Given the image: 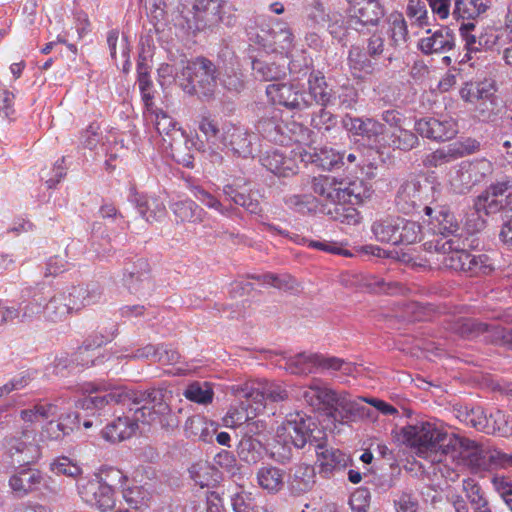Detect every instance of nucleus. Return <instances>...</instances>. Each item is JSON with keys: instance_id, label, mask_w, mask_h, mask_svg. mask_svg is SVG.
<instances>
[{"instance_id": "864d4df0", "label": "nucleus", "mask_w": 512, "mask_h": 512, "mask_svg": "<svg viewBox=\"0 0 512 512\" xmlns=\"http://www.w3.org/2000/svg\"><path fill=\"white\" fill-rule=\"evenodd\" d=\"M237 453L241 461L256 464L262 458V443L252 436H244L238 444Z\"/></svg>"}, {"instance_id": "c756f323", "label": "nucleus", "mask_w": 512, "mask_h": 512, "mask_svg": "<svg viewBox=\"0 0 512 512\" xmlns=\"http://www.w3.org/2000/svg\"><path fill=\"white\" fill-rule=\"evenodd\" d=\"M128 199L147 222L158 221L166 214L165 205L159 198L141 194L134 187L130 189Z\"/></svg>"}, {"instance_id": "5fc2aeb1", "label": "nucleus", "mask_w": 512, "mask_h": 512, "mask_svg": "<svg viewBox=\"0 0 512 512\" xmlns=\"http://www.w3.org/2000/svg\"><path fill=\"white\" fill-rule=\"evenodd\" d=\"M397 226L395 245H409L420 239L421 226L418 222L399 217Z\"/></svg>"}, {"instance_id": "2f4dec72", "label": "nucleus", "mask_w": 512, "mask_h": 512, "mask_svg": "<svg viewBox=\"0 0 512 512\" xmlns=\"http://www.w3.org/2000/svg\"><path fill=\"white\" fill-rule=\"evenodd\" d=\"M223 193L235 204L242 206L252 214H257L260 211L259 202L252 198L249 183L245 179L236 178L232 183L224 185Z\"/></svg>"}, {"instance_id": "4be33fe9", "label": "nucleus", "mask_w": 512, "mask_h": 512, "mask_svg": "<svg viewBox=\"0 0 512 512\" xmlns=\"http://www.w3.org/2000/svg\"><path fill=\"white\" fill-rule=\"evenodd\" d=\"M300 145L290 154H287L283 149H274L266 151L260 158L263 167L278 177H290L298 172V164L296 155Z\"/></svg>"}, {"instance_id": "09e8293b", "label": "nucleus", "mask_w": 512, "mask_h": 512, "mask_svg": "<svg viewBox=\"0 0 512 512\" xmlns=\"http://www.w3.org/2000/svg\"><path fill=\"white\" fill-rule=\"evenodd\" d=\"M397 221H399V216H388L374 221L371 231L375 239L381 243L395 245Z\"/></svg>"}, {"instance_id": "dca6fc26", "label": "nucleus", "mask_w": 512, "mask_h": 512, "mask_svg": "<svg viewBox=\"0 0 512 512\" xmlns=\"http://www.w3.org/2000/svg\"><path fill=\"white\" fill-rule=\"evenodd\" d=\"M293 33L286 23L274 22L271 25L261 26L252 36L257 44L264 50L283 55L293 46Z\"/></svg>"}, {"instance_id": "de8ad7c7", "label": "nucleus", "mask_w": 512, "mask_h": 512, "mask_svg": "<svg viewBox=\"0 0 512 512\" xmlns=\"http://www.w3.org/2000/svg\"><path fill=\"white\" fill-rule=\"evenodd\" d=\"M487 8V0H454L451 15L456 20H471L484 13Z\"/></svg>"}, {"instance_id": "cd10ccee", "label": "nucleus", "mask_w": 512, "mask_h": 512, "mask_svg": "<svg viewBox=\"0 0 512 512\" xmlns=\"http://www.w3.org/2000/svg\"><path fill=\"white\" fill-rule=\"evenodd\" d=\"M287 489L293 496L310 492L316 484L315 468L307 463H298L289 468Z\"/></svg>"}, {"instance_id": "6e6552de", "label": "nucleus", "mask_w": 512, "mask_h": 512, "mask_svg": "<svg viewBox=\"0 0 512 512\" xmlns=\"http://www.w3.org/2000/svg\"><path fill=\"white\" fill-rule=\"evenodd\" d=\"M256 129L264 139L281 146L291 143L302 144L308 140L310 134V131L301 124H284L281 112L276 109H271L267 115L261 117Z\"/></svg>"}, {"instance_id": "774afa93", "label": "nucleus", "mask_w": 512, "mask_h": 512, "mask_svg": "<svg viewBox=\"0 0 512 512\" xmlns=\"http://www.w3.org/2000/svg\"><path fill=\"white\" fill-rule=\"evenodd\" d=\"M491 483L494 490L512 511V478L510 476L496 474L491 478Z\"/></svg>"}, {"instance_id": "f257e3e1", "label": "nucleus", "mask_w": 512, "mask_h": 512, "mask_svg": "<svg viewBox=\"0 0 512 512\" xmlns=\"http://www.w3.org/2000/svg\"><path fill=\"white\" fill-rule=\"evenodd\" d=\"M311 187L315 194L331 203L328 214L336 221L357 224L360 216L355 208L371 195V186L360 178L313 177Z\"/></svg>"}, {"instance_id": "37998d69", "label": "nucleus", "mask_w": 512, "mask_h": 512, "mask_svg": "<svg viewBox=\"0 0 512 512\" xmlns=\"http://www.w3.org/2000/svg\"><path fill=\"white\" fill-rule=\"evenodd\" d=\"M283 63H276L261 59L252 61V70L256 79L263 81H277L286 75V61L281 56Z\"/></svg>"}, {"instance_id": "20e7f679", "label": "nucleus", "mask_w": 512, "mask_h": 512, "mask_svg": "<svg viewBox=\"0 0 512 512\" xmlns=\"http://www.w3.org/2000/svg\"><path fill=\"white\" fill-rule=\"evenodd\" d=\"M428 250L444 255L445 267L461 271L470 277L489 274L493 267L486 254H473L461 245L460 239H437L424 244Z\"/></svg>"}, {"instance_id": "c85d7f7f", "label": "nucleus", "mask_w": 512, "mask_h": 512, "mask_svg": "<svg viewBox=\"0 0 512 512\" xmlns=\"http://www.w3.org/2000/svg\"><path fill=\"white\" fill-rule=\"evenodd\" d=\"M296 155L299 156L301 162L306 164L311 163L315 164L317 167L322 168L323 170H332L335 168H340L343 165L344 154L332 149V148H321L317 150L316 148L309 147L299 148Z\"/></svg>"}, {"instance_id": "bf43d9fd", "label": "nucleus", "mask_w": 512, "mask_h": 512, "mask_svg": "<svg viewBox=\"0 0 512 512\" xmlns=\"http://www.w3.org/2000/svg\"><path fill=\"white\" fill-rule=\"evenodd\" d=\"M126 503L133 509H141L148 506L150 493L142 486H132L124 488L122 491Z\"/></svg>"}, {"instance_id": "8fccbe9b", "label": "nucleus", "mask_w": 512, "mask_h": 512, "mask_svg": "<svg viewBox=\"0 0 512 512\" xmlns=\"http://www.w3.org/2000/svg\"><path fill=\"white\" fill-rule=\"evenodd\" d=\"M171 209L180 222L198 223L205 216V211L192 200L177 201L172 204Z\"/></svg>"}, {"instance_id": "423d86ee", "label": "nucleus", "mask_w": 512, "mask_h": 512, "mask_svg": "<svg viewBox=\"0 0 512 512\" xmlns=\"http://www.w3.org/2000/svg\"><path fill=\"white\" fill-rule=\"evenodd\" d=\"M277 432L282 441H289L296 450L303 449L306 445L322 449L323 440H326V433L315 421L300 412L289 414Z\"/></svg>"}, {"instance_id": "052dcab7", "label": "nucleus", "mask_w": 512, "mask_h": 512, "mask_svg": "<svg viewBox=\"0 0 512 512\" xmlns=\"http://www.w3.org/2000/svg\"><path fill=\"white\" fill-rule=\"evenodd\" d=\"M371 57L360 50L358 47H352L348 54V64L351 69L366 74H371L374 71V64Z\"/></svg>"}, {"instance_id": "e2e57ef3", "label": "nucleus", "mask_w": 512, "mask_h": 512, "mask_svg": "<svg viewBox=\"0 0 512 512\" xmlns=\"http://www.w3.org/2000/svg\"><path fill=\"white\" fill-rule=\"evenodd\" d=\"M184 396L190 401L207 404L212 401L213 392L207 382H194L186 388Z\"/></svg>"}, {"instance_id": "bb28decb", "label": "nucleus", "mask_w": 512, "mask_h": 512, "mask_svg": "<svg viewBox=\"0 0 512 512\" xmlns=\"http://www.w3.org/2000/svg\"><path fill=\"white\" fill-rule=\"evenodd\" d=\"M415 130L420 136L433 141H447L457 133L456 124L453 120H439L434 117H424L417 120Z\"/></svg>"}, {"instance_id": "393cba45", "label": "nucleus", "mask_w": 512, "mask_h": 512, "mask_svg": "<svg viewBox=\"0 0 512 512\" xmlns=\"http://www.w3.org/2000/svg\"><path fill=\"white\" fill-rule=\"evenodd\" d=\"M307 83L308 91H306L305 98L308 102V108L312 106L313 102L321 107L336 105V93L321 71H311Z\"/></svg>"}, {"instance_id": "f704fd0d", "label": "nucleus", "mask_w": 512, "mask_h": 512, "mask_svg": "<svg viewBox=\"0 0 512 512\" xmlns=\"http://www.w3.org/2000/svg\"><path fill=\"white\" fill-rule=\"evenodd\" d=\"M66 297L73 311H79L86 306L98 303L102 297V289L97 283L72 286Z\"/></svg>"}, {"instance_id": "4d7b16f0", "label": "nucleus", "mask_w": 512, "mask_h": 512, "mask_svg": "<svg viewBox=\"0 0 512 512\" xmlns=\"http://www.w3.org/2000/svg\"><path fill=\"white\" fill-rule=\"evenodd\" d=\"M325 27L334 40L342 45H346L351 27L348 25V19L345 20L340 12L334 11L329 21L326 22Z\"/></svg>"}, {"instance_id": "473e14b6", "label": "nucleus", "mask_w": 512, "mask_h": 512, "mask_svg": "<svg viewBox=\"0 0 512 512\" xmlns=\"http://www.w3.org/2000/svg\"><path fill=\"white\" fill-rule=\"evenodd\" d=\"M334 11L322 0H305L302 8V22L305 29H324Z\"/></svg>"}, {"instance_id": "79ce46f5", "label": "nucleus", "mask_w": 512, "mask_h": 512, "mask_svg": "<svg viewBox=\"0 0 512 512\" xmlns=\"http://www.w3.org/2000/svg\"><path fill=\"white\" fill-rule=\"evenodd\" d=\"M495 92L496 88L493 81L485 79L465 83L460 90V96L465 102L474 104L494 96Z\"/></svg>"}, {"instance_id": "69168bd1", "label": "nucleus", "mask_w": 512, "mask_h": 512, "mask_svg": "<svg viewBox=\"0 0 512 512\" xmlns=\"http://www.w3.org/2000/svg\"><path fill=\"white\" fill-rule=\"evenodd\" d=\"M293 448V445L289 441H282L278 437V432H276L275 443L271 448L270 456L274 461L285 465L291 462L294 457Z\"/></svg>"}, {"instance_id": "2eb2a0df", "label": "nucleus", "mask_w": 512, "mask_h": 512, "mask_svg": "<svg viewBox=\"0 0 512 512\" xmlns=\"http://www.w3.org/2000/svg\"><path fill=\"white\" fill-rule=\"evenodd\" d=\"M493 172L492 163L486 159L461 162L455 175L450 179L452 190L457 194H466L483 182Z\"/></svg>"}, {"instance_id": "f3484780", "label": "nucleus", "mask_w": 512, "mask_h": 512, "mask_svg": "<svg viewBox=\"0 0 512 512\" xmlns=\"http://www.w3.org/2000/svg\"><path fill=\"white\" fill-rule=\"evenodd\" d=\"M446 445L448 446L447 456L450 455L453 459L459 458L472 467H487L489 447L456 434H450L449 442Z\"/></svg>"}, {"instance_id": "49530a36", "label": "nucleus", "mask_w": 512, "mask_h": 512, "mask_svg": "<svg viewBox=\"0 0 512 512\" xmlns=\"http://www.w3.org/2000/svg\"><path fill=\"white\" fill-rule=\"evenodd\" d=\"M451 329L463 338L473 339L492 329H498V327L474 318H459L453 323Z\"/></svg>"}, {"instance_id": "f03ea898", "label": "nucleus", "mask_w": 512, "mask_h": 512, "mask_svg": "<svg viewBox=\"0 0 512 512\" xmlns=\"http://www.w3.org/2000/svg\"><path fill=\"white\" fill-rule=\"evenodd\" d=\"M110 401L123 405H141L139 419L141 423L153 425L159 424L166 431H172L179 426L178 416L164 400L163 391L150 389L135 391L128 388H116L103 396H95L88 399V406L94 404L103 407Z\"/></svg>"}, {"instance_id": "72a5a7b5", "label": "nucleus", "mask_w": 512, "mask_h": 512, "mask_svg": "<svg viewBox=\"0 0 512 512\" xmlns=\"http://www.w3.org/2000/svg\"><path fill=\"white\" fill-rule=\"evenodd\" d=\"M363 409L364 407L358 401L351 400L347 393H337L327 413L334 421L348 423L355 420Z\"/></svg>"}, {"instance_id": "a878e982", "label": "nucleus", "mask_w": 512, "mask_h": 512, "mask_svg": "<svg viewBox=\"0 0 512 512\" xmlns=\"http://www.w3.org/2000/svg\"><path fill=\"white\" fill-rule=\"evenodd\" d=\"M317 461L319 463V473L324 478H330L335 473L344 471L351 466L352 459L343 451L326 446V440H323V448L315 449Z\"/></svg>"}, {"instance_id": "ea45409f", "label": "nucleus", "mask_w": 512, "mask_h": 512, "mask_svg": "<svg viewBox=\"0 0 512 512\" xmlns=\"http://www.w3.org/2000/svg\"><path fill=\"white\" fill-rule=\"evenodd\" d=\"M78 420V416L74 414H61L58 421H49L43 426L40 433L42 441H59L73 431V427Z\"/></svg>"}, {"instance_id": "7c9ffc66", "label": "nucleus", "mask_w": 512, "mask_h": 512, "mask_svg": "<svg viewBox=\"0 0 512 512\" xmlns=\"http://www.w3.org/2000/svg\"><path fill=\"white\" fill-rule=\"evenodd\" d=\"M140 416V407L134 411L133 417H118L109 423L103 430V437L111 442H120L130 438L138 429Z\"/></svg>"}, {"instance_id": "ddd939ff", "label": "nucleus", "mask_w": 512, "mask_h": 512, "mask_svg": "<svg viewBox=\"0 0 512 512\" xmlns=\"http://www.w3.org/2000/svg\"><path fill=\"white\" fill-rule=\"evenodd\" d=\"M232 391L237 398L252 400L255 404L253 405L254 412L264 410L267 400L281 402L288 398V392L281 384L268 380L236 385L232 387Z\"/></svg>"}, {"instance_id": "13d9d810", "label": "nucleus", "mask_w": 512, "mask_h": 512, "mask_svg": "<svg viewBox=\"0 0 512 512\" xmlns=\"http://www.w3.org/2000/svg\"><path fill=\"white\" fill-rule=\"evenodd\" d=\"M419 139L412 131L398 128L390 136L389 145L394 149L409 151L416 147Z\"/></svg>"}, {"instance_id": "9b49d317", "label": "nucleus", "mask_w": 512, "mask_h": 512, "mask_svg": "<svg viewBox=\"0 0 512 512\" xmlns=\"http://www.w3.org/2000/svg\"><path fill=\"white\" fill-rule=\"evenodd\" d=\"M4 455L10 459L12 466L28 465L41 456L40 446L36 442V429L25 425L20 436H10L4 439Z\"/></svg>"}, {"instance_id": "0eeeda50", "label": "nucleus", "mask_w": 512, "mask_h": 512, "mask_svg": "<svg viewBox=\"0 0 512 512\" xmlns=\"http://www.w3.org/2000/svg\"><path fill=\"white\" fill-rule=\"evenodd\" d=\"M438 196L439 191L427 179L412 177L399 185L395 205L404 214L418 212L421 208L425 212V207L436 203Z\"/></svg>"}, {"instance_id": "c03bdc74", "label": "nucleus", "mask_w": 512, "mask_h": 512, "mask_svg": "<svg viewBox=\"0 0 512 512\" xmlns=\"http://www.w3.org/2000/svg\"><path fill=\"white\" fill-rule=\"evenodd\" d=\"M284 477V470L270 464L262 466L257 471V483L271 494H276L283 488Z\"/></svg>"}, {"instance_id": "7ed1b4c3", "label": "nucleus", "mask_w": 512, "mask_h": 512, "mask_svg": "<svg viewBox=\"0 0 512 512\" xmlns=\"http://www.w3.org/2000/svg\"><path fill=\"white\" fill-rule=\"evenodd\" d=\"M403 442L413 452L431 463L442 462L447 456L450 434L435 422L420 420L401 428Z\"/></svg>"}, {"instance_id": "338daca9", "label": "nucleus", "mask_w": 512, "mask_h": 512, "mask_svg": "<svg viewBox=\"0 0 512 512\" xmlns=\"http://www.w3.org/2000/svg\"><path fill=\"white\" fill-rule=\"evenodd\" d=\"M286 204L301 214L312 213L317 209L316 199L312 195H292L286 199Z\"/></svg>"}, {"instance_id": "1a4fd4ad", "label": "nucleus", "mask_w": 512, "mask_h": 512, "mask_svg": "<svg viewBox=\"0 0 512 512\" xmlns=\"http://www.w3.org/2000/svg\"><path fill=\"white\" fill-rule=\"evenodd\" d=\"M285 369L294 375H308L326 370L351 374L354 365L338 357L302 352L285 358Z\"/></svg>"}, {"instance_id": "5701e85b", "label": "nucleus", "mask_w": 512, "mask_h": 512, "mask_svg": "<svg viewBox=\"0 0 512 512\" xmlns=\"http://www.w3.org/2000/svg\"><path fill=\"white\" fill-rule=\"evenodd\" d=\"M343 126L353 135L361 136L370 146L378 147L384 140L385 125L373 118H359L346 115Z\"/></svg>"}, {"instance_id": "9d476101", "label": "nucleus", "mask_w": 512, "mask_h": 512, "mask_svg": "<svg viewBox=\"0 0 512 512\" xmlns=\"http://www.w3.org/2000/svg\"><path fill=\"white\" fill-rule=\"evenodd\" d=\"M155 124V129L162 137L163 145L170 148L172 157L186 167H192V156L184 153L182 147H187L188 140L184 132L177 127V122L162 110H157L148 116Z\"/></svg>"}, {"instance_id": "4c0bfd02", "label": "nucleus", "mask_w": 512, "mask_h": 512, "mask_svg": "<svg viewBox=\"0 0 512 512\" xmlns=\"http://www.w3.org/2000/svg\"><path fill=\"white\" fill-rule=\"evenodd\" d=\"M386 34L389 46L393 49H403L407 46L409 32L407 22L400 12H392L385 20Z\"/></svg>"}, {"instance_id": "3c124183", "label": "nucleus", "mask_w": 512, "mask_h": 512, "mask_svg": "<svg viewBox=\"0 0 512 512\" xmlns=\"http://www.w3.org/2000/svg\"><path fill=\"white\" fill-rule=\"evenodd\" d=\"M42 309L45 318L51 322L62 321L73 311L65 293L54 295Z\"/></svg>"}, {"instance_id": "4468645a", "label": "nucleus", "mask_w": 512, "mask_h": 512, "mask_svg": "<svg viewBox=\"0 0 512 512\" xmlns=\"http://www.w3.org/2000/svg\"><path fill=\"white\" fill-rule=\"evenodd\" d=\"M80 498L90 507L100 511H111L116 505L115 491L97 474L77 482Z\"/></svg>"}, {"instance_id": "a211bd4d", "label": "nucleus", "mask_w": 512, "mask_h": 512, "mask_svg": "<svg viewBox=\"0 0 512 512\" xmlns=\"http://www.w3.org/2000/svg\"><path fill=\"white\" fill-rule=\"evenodd\" d=\"M266 95L274 105L290 111H303L308 108L306 90L294 83H272L266 87Z\"/></svg>"}, {"instance_id": "aec40b11", "label": "nucleus", "mask_w": 512, "mask_h": 512, "mask_svg": "<svg viewBox=\"0 0 512 512\" xmlns=\"http://www.w3.org/2000/svg\"><path fill=\"white\" fill-rule=\"evenodd\" d=\"M148 261L143 258L128 264L123 272V284L131 294L138 297L150 295L154 289Z\"/></svg>"}, {"instance_id": "39448f33", "label": "nucleus", "mask_w": 512, "mask_h": 512, "mask_svg": "<svg viewBox=\"0 0 512 512\" xmlns=\"http://www.w3.org/2000/svg\"><path fill=\"white\" fill-rule=\"evenodd\" d=\"M217 78L215 64L205 57L187 61L175 77L185 93L205 98L214 94Z\"/></svg>"}, {"instance_id": "6ab92c4d", "label": "nucleus", "mask_w": 512, "mask_h": 512, "mask_svg": "<svg viewBox=\"0 0 512 512\" xmlns=\"http://www.w3.org/2000/svg\"><path fill=\"white\" fill-rule=\"evenodd\" d=\"M384 14V8L378 0H353L347 9L348 25L360 32L366 26L378 25Z\"/></svg>"}, {"instance_id": "f8f14e48", "label": "nucleus", "mask_w": 512, "mask_h": 512, "mask_svg": "<svg viewBox=\"0 0 512 512\" xmlns=\"http://www.w3.org/2000/svg\"><path fill=\"white\" fill-rule=\"evenodd\" d=\"M477 214L512 212V180L504 177L490 184L474 201Z\"/></svg>"}, {"instance_id": "58836bf2", "label": "nucleus", "mask_w": 512, "mask_h": 512, "mask_svg": "<svg viewBox=\"0 0 512 512\" xmlns=\"http://www.w3.org/2000/svg\"><path fill=\"white\" fill-rule=\"evenodd\" d=\"M454 45V36L448 28L436 30L432 35L420 39L418 44L424 54L445 53L452 50Z\"/></svg>"}, {"instance_id": "a18cd8bd", "label": "nucleus", "mask_w": 512, "mask_h": 512, "mask_svg": "<svg viewBox=\"0 0 512 512\" xmlns=\"http://www.w3.org/2000/svg\"><path fill=\"white\" fill-rule=\"evenodd\" d=\"M239 405L230 407L226 415L223 417V424L229 428L243 427V425L252 417L251 414L257 415L259 412H254L252 400L245 398H238Z\"/></svg>"}, {"instance_id": "a19ab883", "label": "nucleus", "mask_w": 512, "mask_h": 512, "mask_svg": "<svg viewBox=\"0 0 512 512\" xmlns=\"http://www.w3.org/2000/svg\"><path fill=\"white\" fill-rule=\"evenodd\" d=\"M113 336L114 332L109 335H95V339L92 337L88 338L72 355V361L74 362L75 368L78 366L89 367L93 365L95 362V349L111 341Z\"/></svg>"}, {"instance_id": "b1692460", "label": "nucleus", "mask_w": 512, "mask_h": 512, "mask_svg": "<svg viewBox=\"0 0 512 512\" xmlns=\"http://www.w3.org/2000/svg\"><path fill=\"white\" fill-rule=\"evenodd\" d=\"M257 136L243 126L229 125L224 129L222 142L235 155L243 158L253 156Z\"/></svg>"}, {"instance_id": "412c9836", "label": "nucleus", "mask_w": 512, "mask_h": 512, "mask_svg": "<svg viewBox=\"0 0 512 512\" xmlns=\"http://www.w3.org/2000/svg\"><path fill=\"white\" fill-rule=\"evenodd\" d=\"M425 216L428 217L427 222L431 231L436 235H442L444 238L460 239V226L453 213L445 206L439 205L437 202L432 206L425 207ZM426 221V219H423Z\"/></svg>"}, {"instance_id": "e433bc0d", "label": "nucleus", "mask_w": 512, "mask_h": 512, "mask_svg": "<svg viewBox=\"0 0 512 512\" xmlns=\"http://www.w3.org/2000/svg\"><path fill=\"white\" fill-rule=\"evenodd\" d=\"M475 149L476 147H465L461 143H452L427 154L423 159V165L427 168L438 167L463 157L466 154H470Z\"/></svg>"}, {"instance_id": "c9c22d12", "label": "nucleus", "mask_w": 512, "mask_h": 512, "mask_svg": "<svg viewBox=\"0 0 512 512\" xmlns=\"http://www.w3.org/2000/svg\"><path fill=\"white\" fill-rule=\"evenodd\" d=\"M44 477L37 469L26 468L13 474L9 479V487L18 496L23 497L35 491L43 482Z\"/></svg>"}, {"instance_id": "6e6d98bb", "label": "nucleus", "mask_w": 512, "mask_h": 512, "mask_svg": "<svg viewBox=\"0 0 512 512\" xmlns=\"http://www.w3.org/2000/svg\"><path fill=\"white\" fill-rule=\"evenodd\" d=\"M191 479L200 487H209L216 482L217 471L206 461L194 463L189 468Z\"/></svg>"}, {"instance_id": "0e129e2a", "label": "nucleus", "mask_w": 512, "mask_h": 512, "mask_svg": "<svg viewBox=\"0 0 512 512\" xmlns=\"http://www.w3.org/2000/svg\"><path fill=\"white\" fill-rule=\"evenodd\" d=\"M224 4L225 0H194L192 10L195 25L201 23L205 16L218 11Z\"/></svg>"}, {"instance_id": "680f3d73", "label": "nucleus", "mask_w": 512, "mask_h": 512, "mask_svg": "<svg viewBox=\"0 0 512 512\" xmlns=\"http://www.w3.org/2000/svg\"><path fill=\"white\" fill-rule=\"evenodd\" d=\"M462 487L467 499L472 505L473 511H475L476 508H483L489 505L487 499L483 495L481 487L475 480L471 478L464 479Z\"/></svg>"}, {"instance_id": "603ef678", "label": "nucleus", "mask_w": 512, "mask_h": 512, "mask_svg": "<svg viewBox=\"0 0 512 512\" xmlns=\"http://www.w3.org/2000/svg\"><path fill=\"white\" fill-rule=\"evenodd\" d=\"M237 23V16L224 4L218 11H214L209 16H205V19L196 24L195 29L204 30L206 28H213L220 24L226 27H234Z\"/></svg>"}]
</instances>
